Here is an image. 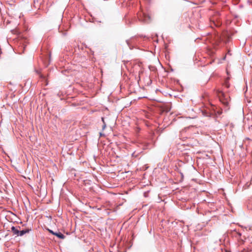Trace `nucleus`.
Listing matches in <instances>:
<instances>
[{"label": "nucleus", "instance_id": "f257e3e1", "mask_svg": "<svg viewBox=\"0 0 252 252\" xmlns=\"http://www.w3.org/2000/svg\"><path fill=\"white\" fill-rule=\"evenodd\" d=\"M221 94L222 95V98H220V101L225 105V106H228V100L227 98H225L224 94L223 93H221Z\"/></svg>", "mask_w": 252, "mask_h": 252}, {"label": "nucleus", "instance_id": "f03ea898", "mask_svg": "<svg viewBox=\"0 0 252 252\" xmlns=\"http://www.w3.org/2000/svg\"><path fill=\"white\" fill-rule=\"evenodd\" d=\"M11 231L13 233V235H16L17 236H19L20 230H19L17 227L12 226L11 227Z\"/></svg>", "mask_w": 252, "mask_h": 252}, {"label": "nucleus", "instance_id": "7ed1b4c3", "mask_svg": "<svg viewBox=\"0 0 252 252\" xmlns=\"http://www.w3.org/2000/svg\"><path fill=\"white\" fill-rule=\"evenodd\" d=\"M31 230H32V229H29V228H27V229H25L21 230L19 232V236H22L24 234L29 233Z\"/></svg>", "mask_w": 252, "mask_h": 252}, {"label": "nucleus", "instance_id": "20e7f679", "mask_svg": "<svg viewBox=\"0 0 252 252\" xmlns=\"http://www.w3.org/2000/svg\"><path fill=\"white\" fill-rule=\"evenodd\" d=\"M55 235L60 239H64L65 238V236L61 232H56Z\"/></svg>", "mask_w": 252, "mask_h": 252}, {"label": "nucleus", "instance_id": "39448f33", "mask_svg": "<svg viewBox=\"0 0 252 252\" xmlns=\"http://www.w3.org/2000/svg\"><path fill=\"white\" fill-rule=\"evenodd\" d=\"M228 80H229V78H227L225 80V82L224 83V85L225 86V87L227 88H228L230 86V84L229 83V81H228Z\"/></svg>", "mask_w": 252, "mask_h": 252}, {"label": "nucleus", "instance_id": "423d86ee", "mask_svg": "<svg viewBox=\"0 0 252 252\" xmlns=\"http://www.w3.org/2000/svg\"><path fill=\"white\" fill-rule=\"evenodd\" d=\"M203 115L205 116H209V117H211L212 116V113H207V112H205L204 111H203Z\"/></svg>", "mask_w": 252, "mask_h": 252}, {"label": "nucleus", "instance_id": "0eeeda50", "mask_svg": "<svg viewBox=\"0 0 252 252\" xmlns=\"http://www.w3.org/2000/svg\"><path fill=\"white\" fill-rule=\"evenodd\" d=\"M215 113H216V115H220L222 113V110H219L217 111H215Z\"/></svg>", "mask_w": 252, "mask_h": 252}, {"label": "nucleus", "instance_id": "6e6552de", "mask_svg": "<svg viewBox=\"0 0 252 252\" xmlns=\"http://www.w3.org/2000/svg\"><path fill=\"white\" fill-rule=\"evenodd\" d=\"M47 230L50 233H51L52 234L55 235V234H56V232H54L53 230L48 228L47 229Z\"/></svg>", "mask_w": 252, "mask_h": 252}, {"label": "nucleus", "instance_id": "1a4fd4ad", "mask_svg": "<svg viewBox=\"0 0 252 252\" xmlns=\"http://www.w3.org/2000/svg\"><path fill=\"white\" fill-rule=\"evenodd\" d=\"M106 124L105 123H104V124H103V126L102 127V130H104L105 129V128H106Z\"/></svg>", "mask_w": 252, "mask_h": 252}, {"label": "nucleus", "instance_id": "9d476101", "mask_svg": "<svg viewBox=\"0 0 252 252\" xmlns=\"http://www.w3.org/2000/svg\"><path fill=\"white\" fill-rule=\"evenodd\" d=\"M126 43H127V45L129 46V48L130 49H131L132 48H131V46L130 45L129 41L128 40H126Z\"/></svg>", "mask_w": 252, "mask_h": 252}, {"label": "nucleus", "instance_id": "9b49d317", "mask_svg": "<svg viewBox=\"0 0 252 252\" xmlns=\"http://www.w3.org/2000/svg\"><path fill=\"white\" fill-rule=\"evenodd\" d=\"M138 18H139V20H141V21H145V20H146L145 19H143L142 18H140V16H138Z\"/></svg>", "mask_w": 252, "mask_h": 252}, {"label": "nucleus", "instance_id": "f8f14e48", "mask_svg": "<svg viewBox=\"0 0 252 252\" xmlns=\"http://www.w3.org/2000/svg\"><path fill=\"white\" fill-rule=\"evenodd\" d=\"M101 121L103 122V124H104V123H105L104 121V118L103 117L101 118Z\"/></svg>", "mask_w": 252, "mask_h": 252}, {"label": "nucleus", "instance_id": "ddd939ff", "mask_svg": "<svg viewBox=\"0 0 252 252\" xmlns=\"http://www.w3.org/2000/svg\"><path fill=\"white\" fill-rule=\"evenodd\" d=\"M102 135H104L103 134H102L101 132L100 133V136H101Z\"/></svg>", "mask_w": 252, "mask_h": 252}, {"label": "nucleus", "instance_id": "4468645a", "mask_svg": "<svg viewBox=\"0 0 252 252\" xmlns=\"http://www.w3.org/2000/svg\"><path fill=\"white\" fill-rule=\"evenodd\" d=\"M250 149V146L247 147V150H248Z\"/></svg>", "mask_w": 252, "mask_h": 252}, {"label": "nucleus", "instance_id": "2eb2a0df", "mask_svg": "<svg viewBox=\"0 0 252 252\" xmlns=\"http://www.w3.org/2000/svg\"><path fill=\"white\" fill-rule=\"evenodd\" d=\"M238 234L239 236H241V234L240 233H238Z\"/></svg>", "mask_w": 252, "mask_h": 252}]
</instances>
